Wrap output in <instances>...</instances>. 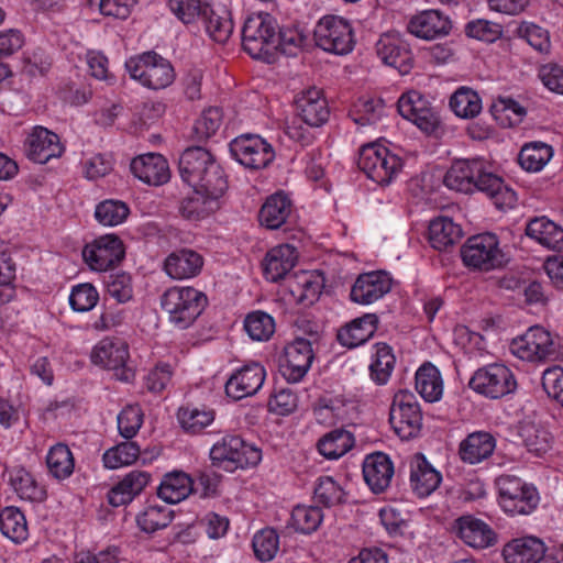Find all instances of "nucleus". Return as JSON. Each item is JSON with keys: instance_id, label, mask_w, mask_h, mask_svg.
Instances as JSON below:
<instances>
[{"instance_id": "obj_1", "label": "nucleus", "mask_w": 563, "mask_h": 563, "mask_svg": "<svg viewBox=\"0 0 563 563\" xmlns=\"http://www.w3.org/2000/svg\"><path fill=\"white\" fill-rule=\"evenodd\" d=\"M444 184L464 194L482 191L498 209L512 208L517 202L516 192L481 158L455 161L444 176Z\"/></svg>"}, {"instance_id": "obj_2", "label": "nucleus", "mask_w": 563, "mask_h": 563, "mask_svg": "<svg viewBox=\"0 0 563 563\" xmlns=\"http://www.w3.org/2000/svg\"><path fill=\"white\" fill-rule=\"evenodd\" d=\"M242 45L251 57L274 62L279 48L277 21L266 12L251 14L242 29Z\"/></svg>"}, {"instance_id": "obj_3", "label": "nucleus", "mask_w": 563, "mask_h": 563, "mask_svg": "<svg viewBox=\"0 0 563 563\" xmlns=\"http://www.w3.org/2000/svg\"><path fill=\"white\" fill-rule=\"evenodd\" d=\"M178 168L181 179L190 186H209L216 190L228 188L222 167L203 147L192 146L185 150L180 155Z\"/></svg>"}, {"instance_id": "obj_4", "label": "nucleus", "mask_w": 563, "mask_h": 563, "mask_svg": "<svg viewBox=\"0 0 563 563\" xmlns=\"http://www.w3.org/2000/svg\"><path fill=\"white\" fill-rule=\"evenodd\" d=\"M161 305L173 324L186 329L207 306V297L192 287H172L163 294Z\"/></svg>"}, {"instance_id": "obj_5", "label": "nucleus", "mask_w": 563, "mask_h": 563, "mask_svg": "<svg viewBox=\"0 0 563 563\" xmlns=\"http://www.w3.org/2000/svg\"><path fill=\"white\" fill-rule=\"evenodd\" d=\"M402 166L401 157L380 143L361 147L358 167L378 185H389L402 170Z\"/></svg>"}, {"instance_id": "obj_6", "label": "nucleus", "mask_w": 563, "mask_h": 563, "mask_svg": "<svg viewBox=\"0 0 563 563\" xmlns=\"http://www.w3.org/2000/svg\"><path fill=\"white\" fill-rule=\"evenodd\" d=\"M125 68L132 79L154 90L164 89L175 80V70L170 62L155 52L129 58Z\"/></svg>"}, {"instance_id": "obj_7", "label": "nucleus", "mask_w": 563, "mask_h": 563, "mask_svg": "<svg viewBox=\"0 0 563 563\" xmlns=\"http://www.w3.org/2000/svg\"><path fill=\"white\" fill-rule=\"evenodd\" d=\"M463 264L474 271L489 272L501 268L507 257L494 233H482L466 240L461 247Z\"/></svg>"}, {"instance_id": "obj_8", "label": "nucleus", "mask_w": 563, "mask_h": 563, "mask_svg": "<svg viewBox=\"0 0 563 563\" xmlns=\"http://www.w3.org/2000/svg\"><path fill=\"white\" fill-rule=\"evenodd\" d=\"M212 463L228 472L256 466L262 460L261 450L238 435H225L210 450Z\"/></svg>"}, {"instance_id": "obj_9", "label": "nucleus", "mask_w": 563, "mask_h": 563, "mask_svg": "<svg viewBox=\"0 0 563 563\" xmlns=\"http://www.w3.org/2000/svg\"><path fill=\"white\" fill-rule=\"evenodd\" d=\"M499 492V505L511 516L529 515L539 504L537 489L519 477L501 475L496 479Z\"/></svg>"}, {"instance_id": "obj_10", "label": "nucleus", "mask_w": 563, "mask_h": 563, "mask_svg": "<svg viewBox=\"0 0 563 563\" xmlns=\"http://www.w3.org/2000/svg\"><path fill=\"white\" fill-rule=\"evenodd\" d=\"M468 386L479 395L498 399L517 389V379L508 366L494 363L475 371Z\"/></svg>"}, {"instance_id": "obj_11", "label": "nucleus", "mask_w": 563, "mask_h": 563, "mask_svg": "<svg viewBox=\"0 0 563 563\" xmlns=\"http://www.w3.org/2000/svg\"><path fill=\"white\" fill-rule=\"evenodd\" d=\"M91 362L95 365L112 371L117 379L129 383L135 372L130 363L128 344L119 339L106 338L91 351Z\"/></svg>"}, {"instance_id": "obj_12", "label": "nucleus", "mask_w": 563, "mask_h": 563, "mask_svg": "<svg viewBox=\"0 0 563 563\" xmlns=\"http://www.w3.org/2000/svg\"><path fill=\"white\" fill-rule=\"evenodd\" d=\"M390 424L402 440L419 434L422 426V413L416 396L408 390L395 394L389 413Z\"/></svg>"}, {"instance_id": "obj_13", "label": "nucleus", "mask_w": 563, "mask_h": 563, "mask_svg": "<svg viewBox=\"0 0 563 563\" xmlns=\"http://www.w3.org/2000/svg\"><path fill=\"white\" fill-rule=\"evenodd\" d=\"M314 38L320 48L336 55L347 54L354 46L351 24L338 15L320 19L314 29Z\"/></svg>"}, {"instance_id": "obj_14", "label": "nucleus", "mask_w": 563, "mask_h": 563, "mask_svg": "<svg viewBox=\"0 0 563 563\" xmlns=\"http://www.w3.org/2000/svg\"><path fill=\"white\" fill-rule=\"evenodd\" d=\"M510 352L518 358L537 363L556 355V343L544 328L534 325L510 343Z\"/></svg>"}, {"instance_id": "obj_15", "label": "nucleus", "mask_w": 563, "mask_h": 563, "mask_svg": "<svg viewBox=\"0 0 563 563\" xmlns=\"http://www.w3.org/2000/svg\"><path fill=\"white\" fill-rule=\"evenodd\" d=\"M230 152L241 165L250 169L265 168L275 158L273 146L257 134L235 137L230 143Z\"/></svg>"}, {"instance_id": "obj_16", "label": "nucleus", "mask_w": 563, "mask_h": 563, "mask_svg": "<svg viewBox=\"0 0 563 563\" xmlns=\"http://www.w3.org/2000/svg\"><path fill=\"white\" fill-rule=\"evenodd\" d=\"M397 106L400 115L411 121L422 132L429 135L438 134L440 117L422 93L416 90L402 93Z\"/></svg>"}, {"instance_id": "obj_17", "label": "nucleus", "mask_w": 563, "mask_h": 563, "mask_svg": "<svg viewBox=\"0 0 563 563\" xmlns=\"http://www.w3.org/2000/svg\"><path fill=\"white\" fill-rule=\"evenodd\" d=\"M82 257L92 271L107 272L124 257L123 243L115 234L99 236L84 247Z\"/></svg>"}, {"instance_id": "obj_18", "label": "nucleus", "mask_w": 563, "mask_h": 563, "mask_svg": "<svg viewBox=\"0 0 563 563\" xmlns=\"http://www.w3.org/2000/svg\"><path fill=\"white\" fill-rule=\"evenodd\" d=\"M23 151L30 161L46 164L53 158L60 157L65 147L56 133L44 126L35 125L25 136Z\"/></svg>"}, {"instance_id": "obj_19", "label": "nucleus", "mask_w": 563, "mask_h": 563, "mask_svg": "<svg viewBox=\"0 0 563 563\" xmlns=\"http://www.w3.org/2000/svg\"><path fill=\"white\" fill-rule=\"evenodd\" d=\"M194 191L180 201V214L190 221L202 220L222 206V199L228 188L220 190L211 189L209 186H191Z\"/></svg>"}, {"instance_id": "obj_20", "label": "nucleus", "mask_w": 563, "mask_h": 563, "mask_svg": "<svg viewBox=\"0 0 563 563\" xmlns=\"http://www.w3.org/2000/svg\"><path fill=\"white\" fill-rule=\"evenodd\" d=\"M313 361L311 343L302 338L287 344L280 363L283 376L290 383H298L309 371Z\"/></svg>"}, {"instance_id": "obj_21", "label": "nucleus", "mask_w": 563, "mask_h": 563, "mask_svg": "<svg viewBox=\"0 0 563 563\" xmlns=\"http://www.w3.org/2000/svg\"><path fill=\"white\" fill-rule=\"evenodd\" d=\"M376 53L382 62L402 75L412 67L413 56L408 44L396 33L383 34L376 43Z\"/></svg>"}, {"instance_id": "obj_22", "label": "nucleus", "mask_w": 563, "mask_h": 563, "mask_svg": "<svg viewBox=\"0 0 563 563\" xmlns=\"http://www.w3.org/2000/svg\"><path fill=\"white\" fill-rule=\"evenodd\" d=\"M266 371L260 363H251L233 373L225 384V393L234 400L255 395L263 386Z\"/></svg>"}, {"instance_id": "obj_23", "label": "nucleus", "mask_w": 563, "mask_h": 563, "mask_svg": "<svg viewBox=\"0 0 563 563\" xmlns=\"http://www.w3.org/2000/svg\"><path fill=\"white\" fill-rule=\"evenodd\" d=\"M296 109L298 117L311 128L323 125L330 117V109L323 92L314 87L302 91L297 97Z\"/></svg>"}, {"instance_id": "obj_24", "label": "nucleus", "mask_w": 563, "mask_h": 563, "mask_svg": "<svg viewBox=\"0 0 563 563\" xmlns=\"http://www.w3.org/2000/svg\"><path fill=\"white\" fill-rule=\"evenodd\" d=\"M391 288V278L385 272L362 274L351 289V299L357 303L369 305L384 297Z\"/></svg>"}, {"instance_id": "obj_25", "label": "nucleus", "mask_w": 563, "mask_h": 563, "mask_svg": "<svg viewBox=\"0 0 563 563\" xmlns=\"http://www.w3.org/2000/svg\"><path fill=\"white\" fill-rule=\"evenodd\" d=\"M130 169L136 178L152 186L163 185L170 178L166 158L156 153H147L133 158Z\"/></svg>"}, {"instance_id": "obj_26", "label": "nucleus", "mask_w": 563, "mask_h": 563, "mask_svg": "<svg viewBox=\"0 0 563 563\" xmlns=\"http://www.w3.org/2000/svg\"><path fill=\"white\" fill-rule=\"evenodd\" d=\"M496 438L487 431H474L460 443L457 455L468 465H476L488 460L496 449Z\"/></svg>"}, {"instance_id": "obj_27", "label": "nucleus", "mask_w": 563, "mask_h": 563, "mask_svg": "<svg viewBox=\"0 0 563 563\" xmlns=\"http://www.w3.org/2000/svg\"><path fill=\"white\" fill-rule=\"evenodd\" d=\"M407 29L416 37L432 41L449 34L451 21L438 10H426L413 15Z\"/></svg>"}, {"instance_id": "obj_28", "label": "nucleus", "mask_w": 563, "mask_h": 563, "mask_svg": "<svg viewBox=\"0 0 563 563\" xmlns=\"http://www.w3.org/2000/svg\"><path fill=\"white\" fill-rule=\"evenodd\" d=\"M409 482L412 492L418 497L423 498L430 496L439 488L442 475L422 454L417 453L410 461Z\"/></svg>"}, {"instance_id": "obj_29", "label": "nucleus", "mask_w": 563, "mask_h": 563, "mask_svg": "<svg viewBox=\"0 0 563 563\" xmlns=\"http://www.w3.org/2000/svg\"><path fill=\"white\" fill-rule=\"evenodd\" d=\"M394 473V464L385 453L375 452L363 462L364 479L375 494L383 493L390 486Z\"/></svg>"}, {"instance_id": "obj_30", "label": "nucleus", "mask_w": 563, "mask_h": 563, "mask_svg": "<svg viewBox=\"0 0 563 563\" xmlns=\"http://www.w3.org/2000/svg\"><path fill=\"white\" fill-rule=\"evenodd\" d=\"M298 252L290 244H280L271 249L262 263L264 276L268 282L277 283L294 268Z\"/></svg>"}, {"instance_id": "obj_31", "label": "nucleus", "mask_w": 563, "mask_h": 563, "mask_svg": "<svg viewBox=\"0 0 563 563\" xmlns=\"http://www.w3.org/2000/svg\"><path fill=\"white\" fill-rule=\"evenodd\" d=\"M457 537L468 547L485 549L496 542V533L485 521L473 516H462L455 522Z\"/></svg>"}, {"instance_id": "obj_32", "label": "nucleus", "mask_w": 563, "mask_h": 563, "mask_svg": "<svg viewBox=\"0 0 563 563\" xmlns=\"http://www.w3.org/2000/svg\"><path fill=\"white\" fill-rule=\"evenodd\" d=\"M545 545L536 537L512 539L503 548L505 563H539L544 558Z\"/></svg>"}, {"instance_id": "obj_33", "label": "nucleus", "mask_w": 563, "mask_h": 563, "mask_svg": "<svg viewBox=\"0 0 563 563\" xmlns=\"http://www.w3.org/2000/svg\"><path fill=\"white\" fill-rule=\"evenodd\" d=\"M203 257L190 249H180L170 253L165 262L164 269L173 279H188L196 277L202 269Z\"/></svg>"}, {"instance_id": "obj_34", "label": "nucleus", "mask_w": 563, "mask_h": 563, "mask_svg": "<svg viewBox=\"0 0 563 563\" xmlns=\"http://www.w3.org/2000/svg\"><path fill=\"white\" fill-rule=\"evenodd\" d=\"M378 318L367 313L352 320L338 331V341L346 347H356L368 341L377 330Z\"/></svg>"}, {"instance_id": "obj_35", "label": "nucleus", "mask_w": 563, "mask_h": 563, "mask_svg": "<svg viewBox=\"0 0 563 563\" xmlns=\"http://www.w3.org/2000/svg\"><path fill=\"white\" fill-rule=\"evenodd\" d=\"M150 474L144 471H132L108 493V501L113 507L131 503L148 484Z\"/></svg>"}, {"instance_id": "obj_36", "label": "nucleus", "mask_w": 563, "mask_h": 563, "mask_svg": "<svg viewBox=\"0 0 563 563\" xmlns=\"http://www.w3.org/2000/svg\"><path fill=\"white\" fill-rule=\"evenodd\" d=\"M291 210L292 203L287 195H271L260 210V223L271 230L278 229L286 223Z\"/></svg>"}, {"instance_id": "obj_37", "label": "nucleus", "mask_w": 563, "mask_h": 563, "mask_svg": "<svg viewBox=\"0 0 563 563\" xmlns=\"http://www.w3.org/2000/svg\"><path fill=\"white\" fill-rule=\"evenodd\" d=\"M288 287L292 299L308 307L319 298L323 283L320 276L311 272H301L289 280Z\"/></svg>"}, {"instance_id": "obj_38", "label": "nucleus", "mask_w": 563, "mask_h": 563, "mask_svg": "<svg viewBox=\"0 0 563 563\" xmlns=\"http://www.w3.org/2000/svg\"><path fill=\"white\" fill-rule=\"evenodd\" d=\"M462 238V229L452 219L439 217L429 224L428 239L431 246L438 251H445Z\"/></svg>"}, {"instance_id": "obj_39", "label": "nucleus", "mask_w": 563, "mask_h": 563, "mask_svg": "<svg viewBox=\"0 0 563 563\" xmlns=\"http://www.w3.org/2000/svg\"><path fill=\"white\" fill-rule=\"evenodd\" d=\"M526 233L548 249L563 251V229L545 217L531 220Z\"/></svg>"}, {"instance_id": "obj_40", "label": "nucleus", "mask_w": 563, "mask_h": 563, "mask_svg": "<svg viewBox=\"0 0 563 563\" xmlns=\"http://www.w3.org/2000/svg\"><path fill=\"white\" fill-rule=\"evenodd\" d=\"M194 481L184 472H173L164 476L157 495L168 504L186 499L194 490Z\"/></svg>"}, {"instance_id": "obj_41", "label": "nucleus", "mask_w": 563, "mask_h": 563, "mask_svg": "<svg viewBox=\"0 0 563 563\" xmlns=\"http://www.w3.org/2000/svg\"><path fill=\"white\" fill-rule=\"evenodd\" d=\"M416 390L428 402L441 399L443 380L440 371L431 363L421 365L416 373Z\"/></svg>"}, {"instance_id": "obj_42", "label": "nucleus", "mask_w": 563, "mask_h": 563, "mask_svg": "<svg viewBox=\"0 0 563 563\" xmlns=\"http://www.w3.org/2000/svg\"><path fill=\"white\" fill-rule=\"evenodd\" d=\"M0 530L14 543H22L29 537V528L24 514L16 507H5L0 512Z\"/></svg>"}, {"instance_id": "obj_43", "label": "nucleus", "mask_w": 563, "mask_h": 563, "mask_svg": "<svg viewBox=\"0 0 563 563\" xmlns=\"http://www.w3.org/2000/svg\"><path fill=\"white\" fill-rule=\"evenodd\" d=\"M354 445L351 432L336 429L323 435L318 442V450L328 460H338L347 453Z\"/></svg>"}, {"instance_id": "obj_44", "label": "nucleus", "mask_w": 563, "mask_h": 563, "mask_svg": "<svg viewBox=\"0 0 563 563\" xmlns=\"http://www.w3.org/2000/svg\"><path fill=\"white\" fill-rule=\"evenodd\" d=\"M396 357L393 349L386 343H376L369 365L371 378L377 385H385L395 367Z\"/></svg>"}, {"instance_id": "obj_45", "label": "nucleus", "mask_w": 563, "mask_h": 563, "mask_svg": "<svg viewBox=\"0 0 563 563\" xmlns=\"http://www.w3.org/2000/svg\"><path fill=\"white\" fill-rule=\"evenodd\" d=\"M10 483L21 499L42 501L46 496L45 489L38 485L34 476L23 467H18L12 471Z\"/></svg>"}, {"instance_id": "obj_46", "label": "nucleus", "mask_w": 563, "mask_h": 563, "mask_svg": "<svg viewBox=\"0 0 563 563\" xmlns=\"http://www.w3.org/2000/svg\"><path fill=\"white\" fill-rule=\"evenodd\" d=\"M46 465L49 474L56 479L68 478L75 468V460L70 449L57 443L48 450Z\"/></svg>"}, {"instance_id": "obj_47", "label": "nucleus", "mask_w": 563, "mask_h": 563, "mask_svg": "<svg viewBox=\"0 0 563 563\" xmlns=\"http://www.w3.org/2000/svg\"><path fill=\"white\" fill-rule=\"evenodd\" d=\"M553 148L543 142H531L522 146L519 153V164L528 172H540L552 158Z\"/></svg>"}, {"instance_id": "obj_48", "label": "nucleus", "mask_w": 563, "mask_h": 563, "mask_svg": "<svg viewBox=\"0 0 563 563\" xmlns=\"http://www.w3.org/2000/svg\"><path fill=\"white\" fill-rule=\"evenodd\" d=\"M450 107L460 118H475L481 113L482 100L478 93L473 89L461 87L452 95Z\"/></svg>"}, {"instance_id": "obj_49", "label": "nucleus", "mask_w": 563, "mask_h": 563, "mask_svg": "<svg viewBox=\"0 0 563 563\" xmlns=\"http://www.w3.org/2000/svg\"><path fill=\"white\" fill-rule=\"evenodd\" d=\"M323 520V512L317 506L298 505L291 511L289 525L303 534L314 532Z\"/></svg>"}, {"instance_id": "obj_50", "label": "nucleus", "mask_w": 563, "mask_h": 563, "mask_svg": "<svg viewBox=\"0 0 563 563\" xmlns=\"http://www.w3.org/2000/svg\"><path fill=\"white\" fill-rule=\"evenodd\" d=\"M199 20L214 42L224 43L232 33V21L227 16L216 13L209 5H203Z\"/></svg>"}, {"instance_id": "obj_51", "label": "nucleus", "mask_w": 563, "mask_h": 563, "mask_svg": "<svg viewBox=\"0 0 563 563\" xmlns=\"http://www.w3.org/2000/svg\"><path fill=\"white\" fill-rule=\"evenodd\" d=\"M173 519V511L163 505H148L137 516L136 522L140 529L146 533H153L166 528Z\"/></svg>"}, {"instance_id": "obj_52", "label": "nucleus", "mask_w": 563, "mask_h": 563, "mask_svg": "<svg viewBox=\"0 0 563 563\" xmlns=\"http://www.w3.org/2000/svg\"><path fill=\"white\" fill-rule=\"evenodd\" d=\"M181 427L190 433H198L214 420V411L206 407H183L178 410Z\"/></svg>"}, {"instance_id": "obj_53", "label": "nucleus", "mask_w": 563, "mask_h": 563, "mask_svg": "<svg viewBox=\"0 0 563 563\" xmlns=\"http://www.w3.org/2000/svg\"><path fill=\"white\" fill-rule=\"evenodd\" d=\"M520 435L527 450L538 456L544 455L552 446V435L540 426L526 424Z\"/></svg>"}, {"instance_id": "obj_54", "label": "nucleus", "mask_w": 563, "mask_h": 563, "mask_svg": "<svg viewBox=\"0 0 563 563\" xmlns=\"http://www.w3.org/2000/svg\"><path fill=\"white\" fill-rule=\"evenodd\" d=\"M244 330L254 341H267L275 332V321L264 311H254L245 317Z\"/></svg>"}, {"instance_id": "obj_55", "label": "nucleus", "mask_w": 563, "mask_h": 563, "mask_svg": "<svg viewBox=\"0 0 563 563\" xmlns=\"http://www.w3.org/2000/svg\"><path fill=\"white\" fill-rule=\"evenodd\" d=\"M130 213L128 205L121 200L107 199L97 205L95 217L106 227H114L124 222Z\"/></svg>"}, {"instance_id": "obj_56", "label": "nucleus", "mask_w": 563, "mask_h": 563, "mask_svg": "<svg viewBox=\"0 0 563 563\" xmlns=\"http://www.w3.org/2000/svg\"><path fill=\"white\" fill-rule=\"evenodd\" d=\"M139 454L140 449L134 442H122L107 450L102 460L107 468L115 470L133 464Z\"/></svg>"}, {"instance_id": "obj_57", "label": "nucleus", "mask_w": 563, "mask_h": 563, "mask_svg": "<svg viewBox=\"0 0 563 563\" xmlns=\"http://www.w3.org/2000/svg\"><path fill=\"white\" fill-rule=\"evenodd\" d=\"M492 110L496 120L505 126L519 124L527 114L526 109L511 98H498Z\"/></svg>"}, {"instance_id": "obj_58", "label": "nucleus", "mask_w": 563, "mask_h": 563, "mask_svg": "<svg viewBox=\"0 0 563 563\" xmlns=\"http://www.w3.org/2000/svg\"><path fill=\"white\" fill-rule=\"evenodd\" d=\"M385 103L379 98L360 99L352 112L353 121L358 125L376 123L384 114Z\"/></svg>"}, {"instance_id": "obj_59", "label": "nucleus", "mask_w": 563, "mask_h": 563, "mask_svg": "<svg viewBox=\"0 0 563 563\" xmlns=\"http://www.w3.org/2000/svg\"><path fill=\"white\" fill-rule=\"evenodd\" d=\"M252 545L255 556L262 562H267L273 560L279 550V537L274 529L266 528L255 533Z\"/></svg>"}, {"instance_id": "obj_60", "label": "nucleus", "mask_w": 563, "mask_h": 563, "mask_svg": "<svg viewBox=\"0 0 563 563\" xmlns=\"http://www.w3.org/2000/svg\"><path fill=\"white\" fill-rule=\"evenodd\" d=\"M516 33L538 52L545 53L550 48L549 32L532 22H521Z\"/></svg>"}, {"instance_id": "obj_61", "label": "nucleus", "mask_w": 563, "mask_h": 563, "mask_svg": "<svg viewBox=\"0 0 563 563\" xmlns=\"http://www.w3.org/2000/svg\"><path fill=\"white\" fill-rule=\"evenodd\" d=\"M98 300L99 294L89 283L74 286L69 296L70 307L78 312L90 311L98 303Z\"/></svg>"}, {"instance_id": "obj_62", "label": "nucleus", "mask_w": 563, "mask_h": 563, "mask_svg": "<svg viewBox=\"0 0 563 563\" xmlns=\"http://www.w3.org/2000/svg\"><path fill=\"white\" fill-rule=\"evenodd\" d=\"M143 423V411L139 405H129L118 416V429L125 439L133 438Z\"/></svg>"}, {"instance_id": "obj_63", "label": "nucleus", "mask_w": 563, "mask_h": 563, "mask_svg": "<svg viewBox=\"0 0 563 563\" xmlns=\"http://www.w3.org/2000/svg\"><path fill=\"white\" fill-rule=\"evenodd\" d=\"M344 492L342 487L330 476L318 478L314 487V499L324 506H333L343 500Z\"/></svg>"}, {"instance_id": "obj_64", "label": "nucleus", "mask_w": 563, "mask_h": 563, "mask_svg": "<svg viewBox=\"0 0 563 563\" xmlns=\"http://www.w3.org/2000/svg\"><path fill=\"white\" fill-rule=\"evenodd\" d=\"M222 124V112L217 107H211L205 110L201 117L196 121L194 125V132L198 141H203L219 130Z\"/></svg>"}]
</instances>
